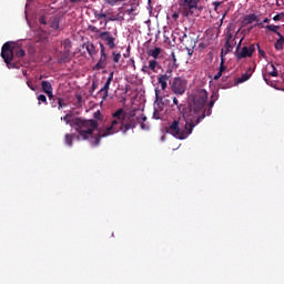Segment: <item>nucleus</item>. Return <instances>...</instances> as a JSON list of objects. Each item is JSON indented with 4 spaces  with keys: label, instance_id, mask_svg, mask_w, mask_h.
I'll return each mask as SVG.
<instances>
[{
    "label": "nucleus",
    "instance_id": "obj_1",
    "mask_svg": "<svg viewBox=\"0 0 284 284\" xmlns=\"http://www.w3.org/2000/svg\"><path fill=\"white\" fill-rule=\"evenodd\" d=\"M77 128V139L79 141H89L93 148H97L101 143V139L122 132L128 134L129 130H134L139 125V118L134 113H128L123 109H119L112 113V120L110 126L105 130L94 133V130L99 128L97 120H81L75 119L73 121Z\"/></svg>",
    "mask_w": 284,
    "mask_h": 284
},
{
    "label": "nucleus",
    "instance_id": "obj_2",
    "mask_svg": "<svg viewBox=\"0 0 284 284\" xmlns=\"http://www.w3.org/2000/svg\"><path fill=\"white\" fill-rule=\"evenodd\" d=\"M205 119V114L199 115L197 118L187 116V118H178L166 129L169 134H172L175 139L183 141L192 134L194 128L199 125Z\"/></svg>",
    "mask_w": 284,
    "mask_h": 284
},
{
    "label": "nucleus",
    "instance_id": "obj_3",
    "mask_svg": "<svg viewBox=\"0 0 284 284\" xmlns=\"http://www.w3.org/2000/svg\"><path fill=\"white\" fill-rule=\"evenodd\" d=\"M207 97L209 93L205 89H197L193 93V119H199L202 114H204V119L212 114V108H214L215 100H211L207 105ZM205 105L207 108L205 109Z\"/></svg>",
    "mask_w": 284,
    "mask_h": 284
},
{
    "label": "nucleus",
    "instance_id": "obj_4",
    "mask_svg": "<svg viewBox=\"0 0 284 284\" xmlns=\"http://www.w3.org/2000/svg\"><path fill=\"white\" fill-rule=\"evenodd\" d=\"M1 57L7 68H16L17 65L12 63L14 57H17V59H23V57H26V50L19 48L13 42H6L1 49Z\"/></svg>",
    "mask_w": 284,
    "mask_h": 284
},
{
    "label": "nucleus",
    "instance_id": "obj_5",
    "mask_svg": "<svg viewBox=\"0 0 284 284\" xmlns=\"http://www.w3.org/2000/svg\"><path fill=\"white\" fill-rule=\"evenodd\" d=\"M201 0H179V12L184 19H195L201 12L203 7H199Z\"/></svg>",
    "mask_w": 284,
    "mask_h": 284
},
{
    "label": "nucleus",
    "instance_id": "obj_6",
    "mask_svg": "<svg viewBox=\"0 0 284 284\" xmlns=\"http://www.w3.org/2000/svg\"><path fill=\"white\" fill-rule=\"evenodd\" d=\"M170 85L173 94L182 97V94H185V90H187V79L175 77L173 81L170 82Z\"/></svg>",
    "mask_w": 284,
    "mask_h": 284
},
{
    "label": "nucleus",
    "instance_id": "obj_7",
    "mask_svg": "<svg viewBox=\"0 0 284 284\" xmlns=\"http://www.w3.org/2000/svg\"><path fill=\"white\" fill-rule=\"evenodd\" d=\"M175 34H178L179 41L182 43V45H184V48H189L190 50H192V48H196V40H194L192 37H189L185 31L176 30Z\"/></svg>",
    "mask_w": 284,
    "mask_h": 284
},
{
    "label": "nucleus",
    "instance_id": "obj_8",
    "mask_svg": "<svg viewBox=\"0 0 284 284\" xmlns=\"http://www.w3.org/2000/svg\"><path fill=\"white\" fill-rule=\"evenodd\" d=\"M99 39L104 41L105 45H108L110 50H114V48H116V38H114L110 31L100 32Z\"/></svg>",
    "mask_w": 284,
    "mask_h": 284
},
{
    "label": "nucleus",
    "instance_id": "obj_9",
    "mask_svg": "<svg viewBox=\"0 0 284 284\" xmlns=\"http://www.w3.org/2000/svg\"><path fill=\"white\" fill-rule=\"evenodd\" d=\"M108 65V53H105V45L100 43V59L98 63L94 65V70H105Z\"/></svg>",
    "mask_w": 284,
    "mask_h": 284
},
{
    "label": "nucleus",
    "instance_id": "obj_10",
    "mask_svg": "<svg viewBox=\"0 0 284 284\" xmlns=\"http://www.w3.org/2000/svg\"><path fill=\"white\" fill-rule=\"evenodd\" d=\"M254 52H256V45L255 44H250L244 45L241 50L240 53H236L237 59H247V57H252V54H254Z\"/></svg>",
    "mask_w": 284,
    "mask_h": 284
},
{
    "label": "nucleus",
    "instance_id": "obj_11",
    "mask_svg": "<svg viewBox=\"0 0 284 284\" xmlns=\"http://www.w3.org/2000/svg\"><path fill=\"white\" fill-rule=\"evenodd\" d=\"M172 79V70H166L164 74H161L158 78V83L161 85V90L165 91L168 90V81Z\"/></svg>",
    "mask_w": 284,
    "mask_h": 284
},
{
    "label": "nucleus",
    "instance_id": "obj_12",
    "mask_svg": "<svg viewBox=\"0 0 284 284\" xmlns=\"http://www.w3.org/2000/svg\"><path fill=\"white\" fill-rule=\"evenodd\" d=\"M41 87L43 93L48 95L49 101H52V99H54V94L52 93V84L48 81H42Z\"/></svg>",
    "mask_w": 284,
    "mask_h": 284
},
{
    "label": "nucleus",
    "instance_id": "obj_13",
    "mask_svg": "<svg viewBox=\"0 0 284 284\" xmlns=\"http://www.w3.org/2000/svg\"><path fill=\"white\" fill-rule=\"evenodd\" d=\"M98 97L101 99V103L106 101L108 97H110V87L104 84L103 88L98 92Z\"/></svg>",
    "mask_w": 284,
    "mask_h": 284
},
{
    "label": "nucleus",
    "instance_id": "obj_14",
    "mask_svg": "<svg viewBox=\"0 0 284 284\" xmlns=\"http://www.w3.org/2000/svg\"><path fill=\"white\" fill-rule=\"evenodd\" d=\"M252 72H253L252 68H248V70L235 81V85H239V83H245V81H250L252 77Z\"/></svg>",
    "mask_w": 284,
    "mask_h": 284
},
{
    "label": "nucleus",
    "instance_id": "obj_15",
    "mask_svg": "<svg viewBox=\"0 0 284 284\" xmlns=\"http://www.w3.org/2000/svg\"><path fill=\"white\" fill-rule=\"evenodd\" d=\"M51 101V105L53 108H57L59 105V110H61V108H65V103L63 102V100L61 98H57L53 95Z\"/></svg>",
    "mask_w": 284,
    "mask_h": 284
},
{
    "label": "nucleus",
    "instance_id": "obj_16",
    "mask_svg": "<svg viewBox=\"0 0 284 284\" xmlns=\"http://www.w3.org/2000/svg\"><path fill=\"white\" fill-rule=\"evenodd\" d=\"M148 57H152L153 59H159L161 54V48L155 47L154 49H150L146 51Z\"/></svg>",
    "mask_w": 284,
    "mask_h": 284
},
{
    "label": "nucleus",
    "instance_id": "obj_17",
    "mask_svg": "<svg viewBox=\"0 0 284 284\" xmlns=\"http://www.w3.org/2000/svg\"><path fill=\"white\" fill-rule=\"evenodd\" d=\"M84 47L90 57H94L97 54V47H94L92 43L88 42L84 44Z\"/></svg>",
    "mask_w": 284,
    "mask_h": 284
},
{
    "label": "nucleus",
    "instance_id": "obj_18",
    "mask_svg": "<svg viewBox=\"0 0 284 284\" xmlns=\"http://www.w3.org/2000/svg\"><path fill=\"white\" fill-rule=\"evenodd\" d=\"M232 50H234L232 42H225L224 49H222V51H221V57H223V54H230V52H232Z\"/></svg>",
    "mask_w": 284,
    "mask_h": 284
},
{
    "label": "nucleus",
    "instance_id": "obj_19",
    "mask_svg": "<svg viewBox=\"0 0 284 284\" xmlns=\"http://www.w3.org/2000/svg\"><path fill=\"white\" fill-rule=\"evenodd\" d=\"M245 23L250 24V23H254V21H258V16L252 13L248 14L244 18Z\"/></svg>",
    "mask_w": 284,
    "mask_h": 284
},
{
    "label": "nucleus",
    "instance_id": "obj_20",
    "mask_svg": "<svg viewBox=\"0 0 284 284\" xmlns=\"http://www.w3.org/2000/svg\"><path fill=\"white\" fill-rule=\"evenodd\" d=\"M61 121H64L67 125H72V112L70 111L64 116H62Z\"/></svg>",
    "mask_w": 284,
    "mask_h": 284
},
{
    "label": "nucleus",
    "instance_id": "obj_21",
    "mask_svg": "<svg viewBox=\"0 0 284 284\" xmlns=\"http://www.w3.org/2000/svg\"><path fill=\"white\" fill-rule=\"evenodd\" d=\"M280 28H281L280 26H274V24H267L266 26V29H268L270 32H274L275 34H277V37L282 36L281 32H278Z\"/></svg>",
    "mask_w": 284,
    "mask_h": 284
},
{
    "label": "nucleus",
    "instance_id": "obj_22",
    "mask_svg": "<svg viewBox=\"0 0 284 284\" xmlns=\"http://www.w3.org/2000/svg\"><path fill=\"white\" fill-rule=\"evenodd\" d=\"M278 37H280V39H277L275 42V50H283L284 37H283V34L278 36Z\"/></svg>",
    "mask_w": 284,
    "mask_h": 284
},
{
    "label": "nucleus",
    "instance_id": "obj_23",
    "mask_svg": "<svg viewBox=\"0 0 284 284\" xmlns=\"http://www.w3.org/2000/svg\"><path fill=\"white\" fill-rule=\"evenodd\" d=\"M158 67H159V61L156 60L149 61V69L152 70V72H156Z\"/></svg>",
    "mask_w": 284,
    "mask_h": 284
},
{
    "label": "nucleus",
    "instance_id": "obj_24",
    "mask_svg": "<svg viewBox=\"0 0 284 284\" xmlns=\"http://www.w3.org/2000/svg\"><path fill=\"white\" fill-rule=\"evenodd\" d=\"M113 63H119L121 61V52L112 51Z\"/></svg>",
    "mask_w": 284,
    "mask_h": 284
},
{
    "label": "nucleus",
    "instance_id": "obj_25",
    "mask_svg": "<svg viewBox=\"0 0 284 284\" xmlns=\"http://www.w3.org/2000/svg\"><path fill=\"white\" fill-rule=\"evenodd\" d=\"M41 103H44V105H48V98L45 94L38 95V104L41 105Z\"/></svg>",
    "mask_w": 284,
    "mask_h": 284
},
{
    "label": "nucleus",
    "instance_id": "obj_26",
    "mask_svg": "<svg viewBox=\"0 0 284 284\" xmlns=\"http://www.w3.org/2000/svg\"><path fill=\"white\" fill-rule=\"evenodd\" d=\"M123 1L126 0H104V3H106L108 6H116V3H123Z\"/></svg>",
    "mask_w": 284,
    "mask_h": 284
},
{
    "label": "nucleus",
    "instance_id": "obj_27",
    "mask_svg": "<svg viewBox=\"0 0 284 284\" xmlns=\"http://www.w3.org/2000/svg\"><path fill=\"white\" fill-rule=\"evenodd\" d=\"M50 26L52 30H59V20L57 18L52 19Z\"/></svg>",
    "mask_w": 284,
    "mask_h": 284
},
{
    "label": "nucleus",
    "instance_id": "obj_28",
    "mask_svg": "<svg viewBox=\"0 0 284 284\" xmlns=\"http://www.w3.org/2000/svg\"><path fill=\"white\" fill-rule=\"evenodd\" d=\"M225 70H227V67H225V59H223V57H221V64H220L219 72H221L223 74V72H225Z\"/></svg>",
    "mask_w": 284,
    "mask_h": 284
},
{
    "label": "nucleus",
    "instance_id": "obj_29",
    "mask_svg": "<svg viewBox=\"0 0 284 284\" xmlns=\"http://www.w3.org/2000/svg\"><path fill=\"white\" fill-rule=\"evenodd\" d=\"M114 80V71H112L110 74H109V77H108V79H106V82L104 83V85H111L112 84V81Z\"/></svg>",
    "mask_w": 284,
    "mask_h": 284
},
{
    "label": "nucleus",
    "instance_id": "obj_30",
    "mask_svg": "<svg viewBox=\"0 0 284 284\" xmlns=\"http://www.w3.org/2000/svg\"><path fill=\"white\" fill-rule=\"evenodd\" d=\"M272 71L268 72L270 77H278V71L274 64H271Z\"/></svg>",
    "mask_w": 284,
    "mask_h": 284
},
{
    "label": "nucleus",
    "instance_id": "obj_31",
    "mask_svg": "<svg viewBox=\"0 0 284 284\" xmlns=\"http://www.w3.org/2000/svg\"><path fill=\"white\" fill-rule=\"evenodd\" d=\"M93 116L95 121H103V114L99 110L94 112Z\"/></svg>",
    "mask_w": 284,
    "mask_h": 284
},
{
    "label": "nucleus",
    "instance_id": "obj_32",
    "mask_svg": "<svg viewBox=\"0 0 284 284\" xmlns=\"http://www.w3.org/2000/svg\"><path fill=\"white\" fill-rule=\"evenodd\" d=\"M109 21H116V17H111V18H108L106 20H104L102 30H105V28H108Z\"/></svg>",
    "mask_w": 284,
    "mask_h": 284
},
{
    "label": "nucleus",
    "instance_id": "obj_33",
    "mask_svg": "<svg viewBox=\"0 0 284 284\" xmlns=\"http://www.w3.org/2000/svg\"><path fill=\"white\" fill-rule=\"evenodd\" d=\"M64 141L67 145H72V134L70 133L65 134Z\"/></svg>",
    "mask_w": 284,
    "mask_h": 284
},
{
    "label": "nucleus",
    "instance_id": "obj_34",
    "mask_svg": "<svg viewBox=\"0 0 284 284\" xmlns=\"http://www.w3.org/2000/svg\"><path fill=\"white\" fill-rule=\"evenodd\" d=\"M256 47H257L260 57H262V59H267V54H265V52L263 51V49H261V45H260V44H256Z\"/></svg>",
    "mask_w": 284,
    "mask_h": 284
},
{
    "label": "nucleus",
    "instance_id": "obj_35",
    "mask_svg": "<svg viewBox=\"0 0 284 284\" xmlns=\"http://www.w3.org/2000/svg\"><path fill=\"white\" fill-rule=\"evenodd\" d=\"M95 19H98V21H101V19H108V14L101 12V13H98L95 16Z\"/></svg>",
    "mask_w": 284,
    "mask_h": 284
},
{
    "label": "nucleus",
    "instance_id": "obj_36",
    "mask_svg": "<svg viewBox=\"0 0 284 284\" xmlns=\"http://www.w3.org/2000/svg\"><path fill=\"white\" fill-rule=\"evenodd\" d=\"M89 28H90L91 32H94L95 34H101V29L93 27V26H90Z\"/></svg>",
    "mask_w": 284,
    "mask_h": 284
},
{
    "label": "nucleus",
    "instance_id": "obj_37",
    "mask_svg": "<svg viewBox=\"0 0 284 284\" xmlns=\"http://www.w3.org/2000/svg\"><path fill=\"white\" fill-rule=\"evenodd\" d=\"M232 41H234V36H232L231 32H227V34H226V42L232 43Z\"/></svg>",
    "mask_w": 284,
    "mask_h": 284
},
{
    "label": "nucleus",
    "instance_id": "obj_38",
    "mask_svg": "<svg viewBox=\"0 0 284 284\" xmlns=\"http://www.w3.org/2000/svg\"><path fill=\"white\" fill-rule=\"evenodd\" d=\"M75 99H77V104H75V106L79 108V105H81V102L83 101V98H81V95L77 94V95H75Z\"/></svg>",
    "mask_w": 284,
    "mask_h": 284
},
{
    "label": "nucleus",
    "instance_id": "obj_39",
    "mask_svg": "<svg viewBox=\"0 0 284 284\" xmlns=\"http://www.w3.org/2000/svg\"><path fill=\"white\" fill-rule=\"evenodd\" d=\"M136 119H139L138 123H145L148 121V116L145 115L136 116Z\"/></svg>",
    "mask_w": 284,
    "mask_h": 284
},
{
    "label": "nucleus",
    "instance_id": "obj_40",
    "mask_svg": "<svg viewBox=\"0 0 284 284\" xmlns=\"http://www.w3.org/2000/svg\"><path fill=\"white\" fill-rule=\"evenodd\" d=\"M284 13H278L275 17H273V21H281V19H283Z\"/></svg>",
    "mask_w": 284,
    "mask_h": 284
},
{
    "label": "nucleus",
    "instance_id": "obj_41",
    "mask_svg": "<svg viewBox=\"0 0 284 284\" xmlns=\"http://www.w3.org/2000/svg\"><path fill=\"white\" fill-rule=\"evenodd\" d=\"M97 88H99V83L97 82V80H93L92 87H91L92 92H94V90H97Z\"/></svg>",
    "mask_w": 284,
    "mask_h": 284
},
{
    "label": "nucleus",
    "instance_id": "obj_42",
    "mask_svg": "<svg viewBox=\"0 0 284 284\" xmlns=\"http://www.w3.org/2000/svg\"><path fill=\"white\" fill-rule=\"evenodd\" d=\"M150 67L149 65H143L142 67V72L144 73V74H150Z\"/></svg>",
    "mask_w": 284,
    "mask_h": 284
},
{
    "label": "nucleus",
    "instance_id": "obj_43",
    "mask_svg": "<svg viewBox=\"0 0 284 284\" xmlns=\"http://www.w3.org/2000/svg\"><path fill=\"white\" fill-rule=\"evenodd\" d=\"M223 77V73L221 71H219L215 75H214V81H219V79Z\"/></svg>",
    "mask_w": 284,
    "mask_h": 284
},
{
    "label": "nucleus",
    "instance_id": "obj_44",
    "mask_svg": "<svg viewBox=\"0 0 284 284\" xmlns=\"http://www.w3.org/2000/svg\"><path fill=\"white\" fill-rule=\"evenodd\" d=\"M185 50H187V54L190 55V57H192V54H194V48H185Z\"/></svg>",
    "mask_w": 284,
    "mask_h": 284
},
{
    "label": "nucleus",
    "instance_id": "obj_45",
    "mask_svg": "<svg viewBox=\"0 0 284 284\" xmlns=\"http://www.w3.org/2000/svg\"><path fill=\"white\" fill-rule=\"evenodd\" d=\"M88 0H72V3H85Z\"/></svg>",
    "mask_w": 284,
    "mask_h": 284
},
{
    "label": "nucleus",
    "instance_id": "obj_46",
    "mask_svg": "<svg viewBox=\"0 0 284 284\" xmlns=\"http://www.w3.org/2000/svg\"><path fill=\"white\" fill-rule=\"evenodd\" d=\"M181 13L178 11V13H173L172 14V19H174V21H176V19H179V16H180Z\"/></svg>",
    "mask_w": 284,
    "mask_h": 284
},
{
    "label": "nucleus",
    "instance_id": "obj_47",
    "mask_svg": "<svg viewBox=\"0 0 284 284\" xmlns=\"http://www.w3.org/2000/svg\"><path fill=\"white\" fill-rule=\"evenodd\" d=\"M68 43H70V40H65L64 42H63V48H64V50H68Z\"/></svg>",
    "mask_w": 284,
    "mask_h": 284
},
{
    "label": "nucleus",
    "instance_id": "obj_48",
    "mask_svg": "<svg viewBox=\"0 0 284 284\" xmlns=\"http://www.w3.org/2000/svg\"><path fill=\"white\" fill-rule=\"evenodd\" d=\"M173 104L179 108V99H176V97L173 98Z\"/></svg>",
    "mask_w": 284,
    "mask_h": 284
},
{
    "label": "nucleus",
    "instance_id": "obj_49",
    "mask_svg": "<svg viewBox=\"0 0 284 284\" xmlns=\"http://www.w3.org/2000/svg\"><path fill=\"white\" fill-rule=\"evenodd\" d=\"M27 85H28V88H30V90H32L34 92L36 89L32 84H30V82H27Z\"/></svg>",
    "mask_w": 284,
    "mask_h": 284
},
{
    "label": "nucleus",
    "instance_id": "obj_50",
    "mask_svg": "<svg viewBox=\"0 0 284 284\" xmlns=\"http://www.w3.org/2000/svg\"><path fill=\"white\" fill-rule=\"evenodd\" d=\"M213 6L215 7V10H216L219 8V6H221V2L215 1V2H213Z\"/></svg>",
    "mask_w": 284,
    "mask_h": 284
},
{
    "label": "nucleus",
    "instance_id": "obj_51",
    "mask_svg": "<svg viewBox=\"0 0 284 284\" xmlns=\"http://www.w3.org/2000/svg\"><path fill=\"white\" fill-rule=\"evenodd\" d=\"M159 92H160L159 89H155V99H156V101H159V99H160L159 98Z\"/></svg>",
    "mask_w": 284,
    "mask_h": 284
},
{
    "label": "nucleus",
    "instance_id": "obj_52",
    "mask_svg": "<svg viewBox=\"0 0 284 284\" xmlns=\"http://www.w3.org/2000/svg\"><path fill=\"white\" fill-rule=\"evenodd\" d=\"M263 23H270V19H268V18H265V19L263 20Z\"/></svg>",
    "mask_w": 284,
    "mask_h": 284
},
{
    "label": "nucleus",
    "instance_id": "obj_53",
    "mask_svg": "<svg viewBox=\"0 0 284 284\" xmlns=\"http://www.w3.org/2000/svg\"><path fill=\"white\" fill-rule=\"evenodd\" d=\"M264 81L270 85V80H267V77L264 75Z\"/></svg>",
    "mask_w": 284,
    "mask_h": 284
},
{
    "label": "nucleus",
    "instance_id": "obj_54",
    "mask_svg": "<svg viewBox=\"0 0 284 284\" xmlns=\"http://www.w3.org/2000/svg\"><path fill=\"white\" fill-rule=\"evenodd\" d=\"M140 123H141L142 130H145V124L143 122H140Z\"/></svg>",
    "mask_w": 284,
    "mask_h": 284
},
{
    "label": "nucleus",
    "instance_id": "obj_55",
    "mask_svg": "<svg viewBox=\"0 0 284 284\" xmlns=\"http://www.w3.org/2000/svg\"><path fill=\"white\" fill-rule=\"evenodd\" d=\"M243 42V39H241L240 40V43H239V45H237V50H239V48H241V43Z\"/></svg>",
    "mask_w": 284,
    "mask_h": 284
},
{
    "label": "nucleus",
    "instance_id": "obj_56",
    "mask_svg": "<svg viewBox=\"0 0 284 284\" xmlns=\"http://www.w3.org/2000/svg\"><path fill=\"white\" fill-rule=\"evenodd\" d=\"M40 23H45V21L43 20V18L40 19Z\"/></svg>",
    "mask_w": 284,
    "mask_h": 284
},
{
    "label": "nucleus",
    "instance_id": "obj_57",
    "mask_svg": "<svg viewBox=\"0 0 284 284\" xmlns=\"http://www.w3.org/2000/svg\"><path fill=\"white\" fill-rule=\"evenodd\" d=\"M104 22H105V21L101 20V21H100L101 26H103Z\"/></svg>",
    "mask_w": 284,
    "mask_h": 284
},
{
    "label": "nucleus",
    "instance_id": "obj_58",
    "mask_svg": "<svg viewBox=\"0 0 284 284\" xmlns=\"http://www.w3.org/2000/svg\"><path fill=\"white\" fill-rule=\"evenodd\" d=\"M74 136H77L75 134H73V139H74Z\"/></svg>",
    "mask_w": 284,
    "mask_h": 284
}]
</instances>
